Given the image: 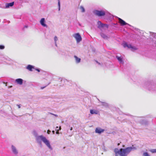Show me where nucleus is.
<instances>
[{
	"instance_id": "35",
	"label": "nucleus",
	"mask_w": 156,
	"mask_h": 156,
	"mask_svg": "<svg viewBox=\"0 0 156 156\" xmlns=\"http://www.w3.org/2000/svg\"><path fill=\"white\" fill-rule=\"evenodd\" d=\"M55 45L56 46H57V43H56V42H55Z\"/></svg>"
},
{
	"instance_id": "20",
	"label": "nucleus",
	"mask_w": 156,
	"mask_h": 156,
	"mask_svg": "<svg viewBox=\"0 0 156 156\" xmlns=\"http://www.w3.org/2000/svg\"><path fill=\"white\" fill-rule=\"evenodd\" d=\"M151 35L156 39V33L151 32H150Z\"/></svg>"
},
{
	"instance_id": "11",
	"label": "nucleus",
	"mask_w": 156,
	"mask_h": 156,
	"mask_svg": "<svg viewBox=\"0 0 156 156\" xmlns=\"http://www.w3.org/2000/svg\"><path fill=\"white\" fill-rule=\"evenodd\" d=\"M45 19L44 18H42L40 21V23L41 25L43 27H47V25L45 23Z\"/></svg>"
},
{
	"instance_id": "31",
	"label": "nucleus",
	"mask_w": 156,
	"mask_h": 156,
	"mask_svg": "<svg viewBox=\"0 0 156 156\" xmlns=\"http://www.w3.org/2000/svg\"><path fill=\"white\" fill-rule=\"evenodd\" d=\"M51 131L50 130H47V133L48 134H49L50 133H51Z\"/></svg>"
},
{
	"instance_id": "3",
	"label": "nucleus",
	"mask_w": 156,
	"mask_h": 156,
	"mask_svg": "<svg viewBox=\"0 0 156 156\" xmlns=\"http://www.w3.org/2000/svg\"><path fill=\"white\" fill-rule=\"evenodd\" d=\"M130 115L132 117H134V120H136L142 124L147 125L148 124V122L146 120L142 119V117H134L131 115Z\"/></svg>"
},
{
	"instance_id": "6",
	"label": "nucleus",
	"mask_w": 156,
	"mask_h": 156,
	"mask_svg": "<svg viewBox=\"0 0 156 156\" xmlns=\"http://www.w3.org/2000/svg\"><path fill=\"white\" fill-rule=\"evenodd\" d=\"M73 36L76 39L77 43H79L81 41L82 37L79 33L75 34Z\"/></svg>"
},
{
	"instance_id": "36",
	"label": "nucleus",
	"mask_w": 156,
	"mask_h": 156,
	"mask_svg": "<svg viewBox=\"0 0 156 156\" xmlns=\"http://www.w3.org/2000/svg\"><path fill=\"white\" fill-rule=\"evenodd\" d=\"M96 62L97 63H98L99 65H100V63L99 62H98V61H96Z\"/></svg>"
},
{
	"instance_id": "15",
	"label": "nucleus",
	"mask_w": 156,
	"mask_h": 156,
	"mask_svg": "<svg viewBox=\"0 0 156 156\" xmlns=\"http://www.w3.org/2000/svg\"><path fill=\"white\" fill-rule=\"evenodd\" d=\"M146 91L149 93H154L155 92V88H146Z\"/></svg>"
},
{
	"instance_id": "1",
	"label": "nucleus",
	"mask_w": 156,
	"mask_h": 156,
	"mask_svg": "<svg viewBox=\"0 0 156 156\" xmlns=\"http://www.w3.org/2000/svg\"><path fill=\"white\" fill-rule=\"evenodd\" d=\"M33 133L35 137L36 140L40 147H42V141L51 150H52V148L50 145L49 140L47 139L45 137L42 135L37 136V133L35 131H34Z\"/></svg>"
},
{
	"instance_id": "25",
	"label": "nucleus",
	"mask_w": 156,
	"mask_h": 156,
	"mask_svg": "<svg viewBox=\"0 0 156 156\" xmlns=\"http://www.w3.org/2000/svg\"><path fill=\"white\" fill-rule=\"evenodd\" d=\"M150 151L152 153H156V149H151L150 150Z\"/></svg>"
},
{
	"instance_id": "16",
	"label": "nucleus",
	"mask_w": 156,
	"mask_h": 156,
	"mask_svg": "<svg viewBox=\"0 0 156 156\" xmlns=\"http://www.w3.org/2000/svg\"><path fill=\"white\" fill-rule=\"evenodd\" d=\"M26 69L30 71H32V69H34V66L30 65H28L27 66Z\"/></svg>"
},
{
	"instance_id": "19",
	"label": "nucleus",
	"mask_w": 156,
	"mask_h": 156,
	"mask_svg": "<svg viewBox=\"0 0 156 156\" xmlns=\"http://www.w3.org/2000/svg\"><path fill=\"white\" fill-rule=\"evenodd\" d=\"M90 112L91 114H98L97 111L96 110L93 109H90Z\"/></svg>"
},
{
	"instance_id": "5",
	"label": "nucleus",
	"mask_w": 156,
	"mask_h": 156,
	"mask_svg": "<svg viewBox=\"0 0 156 156\" xmlns=\"http://www.w3.org/2000/svg\"><path fill=\"white\" fill-rule=\"evenodd\" d=\"M98 28L101 30H102V28H104L105 27L107 29L108 28V25L107 24H103L100 21H98Z\"/></svg>"
},
{
	"instance_id": "28",
	"label": "nucleus",
	"mask_w": 156,
	"mask_h": 156,
	"mask_svg": "<svg viewBox=\"0 0 156 156\" xmlns=\"http://www.w3.org/2000/svg\"><path fill=\"white\" fill-rule=\"evenodd\" d=\"M54 40L55 42H56V41L58 40L57 37L56 36H55L54 38Z\"/></svg>"
},
{
	"instance_id": "14",
	"label": "nucleus",
	"mask_w": 156,
	"mask_h": 156,
	"mask_svg": "<svg viewBox=\"0 0 156 156\" xmlns=\"http://www.w3.org/2000/svg\"><path fill=\"white\" fill-rule=\"evenodd\" d=\"M14 4V2H12L11 3H6L5 4V8H9L10 7H12L13 5Z\"/></svg>"
},
{
	"instance_id": "30",
	"label": "nucleus",
	"mask_w": 156,
	"mask_h": 156,
	"mask_svg": "<svg viewBox=\"0 0 156 156\" xmlns=\"http://www.w3.org/2000/svg\"><path fill=\"white\" fill-rule=\"evenodd\" d=\"M35 70L37 71L38 72H40V69H39L36 68L35 69Z\"/></svg>"
},
{
	"instance_id": "33",
	"label": "nucleus",
	"mask_w": 156,
	"mask_h": 156,
	"mask_svg": "<svg viewBox=\"0 0 156 156\" xmlns=\"http://www.w3.org/2000/svg\"><path fill=\"white\" fill-rule=\"evenodd\" d=\"M59 130L56 131V133L57 134H59Z\"/></svg>"
},
{
	"instance_id": "27",
	"label": "nucleus",
	"mask_w": 156,
	"mask_h": 156,
	"mask_svg": "<svg viewBox=\"0 0 156 156\" xmlns=\"http://www.w3.org/2000/svg\"><path fill=\"white\" fill-rule=\"evenodd\" d=\"M5 48V46L3 45H0V49H3Z\"/></svg>"
},
{
	"instance_id": "29",
	"label": "nucleus",
	"mask_w": 156,
	"mask_h": 156,
	"mask_svg": "<svg viewBox=\"0 0 156 156\" xmlns=\"http://www.w3.org/2000/svg\"><path fill=\"white\" fill-rule=\"evenodd\" d=\"M50 114H51L52 115H54L56 117H57L58 116V115H56V114H55L51 113H50Z\"/></svg>"
},
{
	"instance_id": "38",
	"label": "nucleus",
	"mask_w": 156,
	"mask_h": 156,
	"mask_svg": "<svg viewBox=\"0 0 156 156\" xmlns=\"http://www.w3.org/2000/svg\"><path fill=\"white\" fill-rule=\"evenodd\" d=\"M45 87H46V86H45V87H41V88H45Z\"/></svg>"
},
{
	"instance_id": "39",
	"label": "nucleus",
	"mask_w": 156,
	"mask_h": 156,
	"mask_svg": "<svg viewBox=\"0 0 156 156\" xmlns=\"http://www.w3.org/2000/svg\"><path fill=\"white\" fill-rule=\"evenodd\" d=\"M43 73L44 75H45V74H46V73Z\"/></svg>"
},
{
	"instance_id": "10",
	"label": "nucleus",
	"mask_w": 156,
	"mask_h": 156,
	"mask_svg": "<svg viewBox=\"0 0 156 156\" xmlns=\"http://www.w3.org/2000/svg\"><path fill=\"white\" fill-rule=\"evenodd\" d=\"M118 19L119 20V23L121 24V25L124 26L128 24L124 21L118 17Z\"/></svg>"
},
{
	"instance_id": "22",
	"label": "nucleus",
	"mask_w": 156,
	"mask_h": 156,
	"mask_svg": "<svg viewBox=\"0 0 156 156\" xmlns=\"http://www.w3.org/2000/svg\"><path fill=\"white\" fill-rule=\"evenodd\" d=\"M58 11H60V0H58Z\"/></svg>"
},
{
	"instance_id": "17",
	"label": "nucleus",
	"mask_w": 156,
	"mask_h": 156,
	"mask_svg": "<svg viewBox=\"0 0 156 156\" xmlns=\"http://www.w3.org/2000/svg\"><path fill=\"white\" fill-rule=\"evenodd\" d=\"M116 58H117L120 63L122 64L123 63V62L122 58H121L120 57L117 56H116Z\"/></svg>"
},
{
	"instance_id": "2",
	"label": "nucleus",
	"mask_w": 156,
	"mask_h": 156,
	"mask_svg": "<svg viewBox=\"0 0 156 156\" xmlns=\"http://www.w3.org/2000/svg\"><path fill=\"white\" fill-rule=\"evenodd\" d=\"M135 147H128L125 149L121 148L119 150L118 148H115L114 150L115 156H118L119 154L120 156H127L132 150H136Z\"/></svg>"
},
{
	"instance_id": "12",
	"label": "nucleus",
	"mask_w": 156,
	"mask_h": 156,
	"mask_svg": "<svg viewBox=\"0 0 156 156\" xmlns=\"http://www.w3.org/2000/svg\"><path fill=\"white\" fill-rule=\"evenodd\" d=\"M11 147L12 151L13 153L15 154H17L18 153V151L16 150V147L13 145H12Z\"/></svg>"
},
{
	"instance_id": "7",
	"label": "nucleus",
	"mask_w": 156,
	"mask_h": 156,
	"mask_svg": "<svg viewBox=\"0 0 156 156\" xmlns=\"http://www.w3.org/2000/svg\"><path fill=\"white\" fill-rule=\"evenodd\" d=\"M123 45L124 48L127 47L129 48H130L132 51H134L137 49V48L136 47L133 46L131 44H128L126 43H123Z\"/></svg>"
},
{
	"instance_id": "23",
	"label": "nucleus",
	"mask_w": 156,
	"mask_h": 156,
	"mask_svg": "<svg viewBox=\"0 0 156 156\" xmlns=\"http://www.w3.org/2000/svg\"><path fill=\"white\" fill-rule=\"evenodd\" d=\"M142 156H150L147 152H144L142 155Z\"/></svg>"
},
{
	"instance_id": "8",
	"label": "nucleus",
	"mask_w": 156,
	"mask_h": 156,
	"mask_svg": "<svg viewBox=\"0 0 156 156\" xmlns=\"http://www.w3.org/2000/svg\"><path fill=\"white\" fill-rule=\"evenodd\" d=\"M26 81L23 80L21 78H18L16 79L15 83L19 85H22L23 82H25Z\"/></svg>"
},
{
	"instance_id": "4",
	"label": "nucleus",
	"mask_w": 156,
	"mask_h": 156,
	"mask_svg": "<svg viewBox=\"0 0 156 156\" xmlns=\"http://www.w3.org/2000/svg\"><path fill=\"white\" fill-rule=\"evenodd\" d=\"M93 13L97 16H104L106 14V12L103 10H95L93 11Z\"/></svg>"
},
{
	"instance_id": "18",
	"label": "nucleus",
	"mask_w": 156,
	"mask_h": 156,
	"mask_svg": "<svg viewBox=\"0 0 156 156\" xmlns=\"http://www.w3.org/2000/svg\"><path fill=\"white\" fill-rule=\"evenodd\" d=\"M100 35L101 37L105 39H107L108 38V37L107 35L102 32L100 33Z\"/></svg>"
},
{
	"instance_id": "40",
	"label": "nucleus",
	"mask_w": 156,
	"mask_h": 156,
	"mask_svg": "<svg viewBox=\"0 0 156 156\" xmlns=\"http://www.w3.org/2000/svg\"><path fill=\"white\" fill-rule=\"evenodd\" d=\"M98 100L99 101H100V100H99V99H98Z\"/></svg>"
},
{
	"instance_id": "9",
	"label": "nucleus",
	"mask_w": 156,
	"mask_h": 156,
	"mask_svg": "<svg viewBox=\"0 0 156 156\" xmlns=\"http://www.w3.org/2000/svg\"><path fill=\"white\" fill-rule=\"evenodd\" d=\"M105 131V130L104 129H101L100 127H97L95 129V132L96 133L100 134L103 133Z\"/></svg>"
},
{
	"instance_id": "26",
	"label": "nucleus",
	"mask_w": 156,
	"mask_h": 156,
	"mask_svg": "<svg viewBox=\"0 0 156 156\" xmlns=\"http://www.w3.org/2000/svg\"><path fill=\"white\" fill-rule=\"evenodd\" d=\"M61 126H60L59 127H58V126H56V127L55 130H56V131L59 130H61Z\"/></svg>"
},
{
	"instance_id": "37",
	"label": "nucleus",
	"mask_w": 156,
	"mask_h": 156,
	"mask_svg": "<svg viewBox=\"0 0 156 156\" xmlns=\"http://www.w3.org/2000/svg\"><path fill=\"white\" fill-rule=\"evenodd\" d=\"M73 129V128L72 127H71L70 129V130H72Z\"/></svg>"
},
{
	"instance_id": "13",
	"label": "nucleus",
	"mask_w": 156,
	"mask_h": 156,
	"mask_svg": "<svg viewBox=\"0 0 156 156\" xmlns=\"http://www.w3.org/2000/svg\"><path fill=\"white\" fill-rule=\"evenodd\" d=\"M75 58V62L76 63H79L81 61V58H78L76 55H74V56Z\"/></svg>"
},
{
	"instance_id": "42",
	"label": "nucleus",
	"mask_w": 156,
	"mask_h": 156,
	"mask_svg": "<svg viewBox=\"0 0 156 156\" xmlns=\"http://www.w3.org/2000/svg\"><path fill=\"white\" fill-rule=\"evenodd\" d=\"M6 84H7V83H6L5 86H6Z\"/></svg>"
},
{
	"instance_id": "34",
	"label": "nucleus",
	"mask_w": 156,
	"mask_h": 156,
	"mask_svg": "<svg viewBox=\"0 0 156 156\" xmlns=\"http://www.w3.org/2000/svg\"><path fill=\"white\" fill-rule=\"evenodd\" d=\"M52 133L53 134H54L55 133V131L54 130L52 131Z\"/></svg>"
},
{
	"instance_id": "41",
	"label": "nucleus",
	"mask_w": 156,
	"mask_h": 156,
	"mask_svg": "<svg viewBox=\"0 0 156 156\" xmlns=\"http://www.w3.org/2000/svg\"><path fill=\"white\" fill-rule=\"evenodd\" d=\"M25 27H27V26H25Z\"/></svg>"
},
{
	"instance_id": "32",
	"label": "nucleus",
	"mask_w": 156,
	"mask_h": 156,
	"mask_svg": "<svg viewBox=\"0 0 156 156\" xmlns=\"http://www.w3.org/2000/svg\"><path fill=\"white\" fill-rule=\"evenodd\" d=\"M17 106L19 108H20L21 107L20 105H17Z\"/></svg>"
},
{
	"instance_id": "21",
	"label": "nucleus",
	"mask_w": 156,
	"mask_h": 156,
	"mask_svg": "<svg viewBox=\"0 0 156 156\" xmlns=\"http://www.w3.org/2000/svg\"><path fill=\"white\" fill-rule=\"evenodd\" d=\"M100 102L102 103V105L103 106H105V107H107L108 106V103H105V102H101V101H100Z\"/></svg>"
},
{
	"instance_id": "24",
	"label": "nucleus",
	"mask_w": 156,
	"mask_h": 156,
	"mask_svg": "<svg viewBox=\"0 0 156 156\" xmlns=\"http://www.w3.org/2000/svg\"><path fill=\"white\" fill-rule=\"evenodd\" d=\"M80 9L81 10V12H85V9H84V7L83 6H81L80 7Z\"/></svg>"
}]
</instances>
